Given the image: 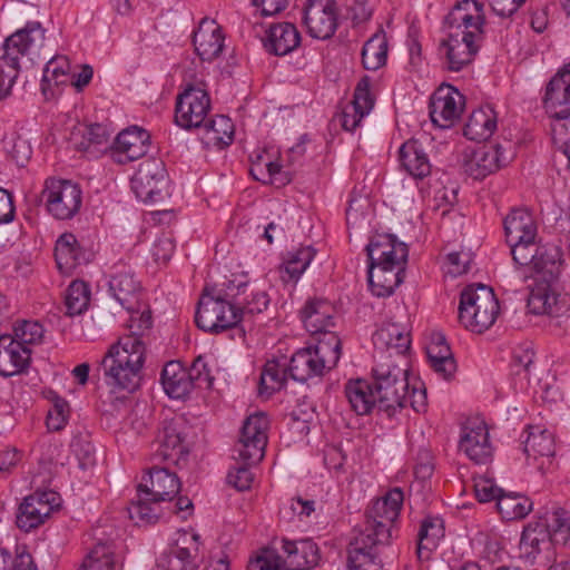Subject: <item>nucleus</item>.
Here are the masks:
<instances>
[{"label":"nucleus","instance_id":"nucleus-6","mask_svg":"<svg viewBox=\"0 0 570 570\" xmlns=\"http://www.w3.org/2000/svg\"><path fill=\"white\" fill-rule=\"evenodd\" d=\"M342 343L337 334H326L314 347L295 352L288 364L289 376L297 382H306L314 376H322L337 365Z\"/></svg>","mask_w":570,"mask_h":570},{"label":"nucleus","instance_id":"nucleus-28","mask_svg":"<svg viewBox=\"0 0 570 570\" xmlns=\"http://www.w3.org/2000/svg\"><path fill=\"white\" fill-rule=\"evenodd\" d=\"M155 463L142 478L138 489L154 497V502L170 501L180 490V481L176 473L169 471V465L158 466Z\"/></svg>","mask_w":570,"mask_h":570},{"label":"nucleus","instance_id":"nucleus-46","mask_svg":"<svg viewBox=\"0 0 570 570\" xmlns=\"http://www.w3.org/2000/svg\"><path fill=\"white\" fill-rule=\"evenodd\" d=\"M82 249L71 233H63L56 242L55 257L61 272H70L80 265Z\"/></svg>","mask_w":570,"mask_h":570},{"label":"nucleus","instance_id":"nucleus-24","mask_svg":"<svg viewBox=\"0 0 570 570\" xmlns=\"http://www.w3.org/2000/svg\"><path fill=\"white\" fill-rule=\"evenodd\" d=\"M542 102L547 114L553 120L570 117V62L547 83Z\"/></svg>","mask_w":570,"mask_h":570},{"label":"nucleus","instance_id":"nucleus-60","mask_svg":"<svg viewBox=\"0 0 570 570\" xmlns=\"http://www.w3.org/2000/svg\"><path fill=\"white\" fill-rule=\"evenodd\" d=\"M553 142L563 150L570 160V120L568 118L554 119L551 125Z\"/></svg>","mask_w":570,"mask_h":570},{"label":"nucleus","instance_id":"nucleus-3","mask_svg":"<svg viewBox=\"0 0 570 570\" xmlns=\"http://www.w3.org/2000/svg\"><path fill=\"white\" fill-rule=\"evenodd\" d=\"M146 355L138 338L119 337L100 363L106 384L114 392H135L140 385Z\"/></svg>","mask_w":570,"mask_h":570},{"label":"nucleus","instance_id":"nucleus-27","mask_svg":"<svg viewBox=\"0 0 570 570\" xmlns=\"http://www.w3.org/2000/svg\"><path fill=\"white\" fill-rule=\"evenodd\" d=\"M370 264H394L405 266L409 257L407 245L391 234L374 236L366 246Z\"/></svg>","mask_w":570,"mask_h":570},{"label":"nucleus","instance_id":"nucleus-29","mask_svg":"<svg viewBox=\"0 0 570 570\" xmlns=\"http://www.w3.org/2000/svg\"><path fill=\"white\" fill-rule=\"evenodd\" d=\"M149 134L137 126L120 131L112 144V155L117 163L125 164L144 157L149 148Z\"/></svg>","mask_w":570,"mask_h":570},{"label":"nucleus","instance_id":"nucleus-64","mask_svg":"<svg viewBox=\"0 0 570 570\" xmlns=\"http://www.w3.org/2000/svg\"><path fill=\"white\" fill-rule=\"evenodd\" d=\"M470 256L466 253L453 252L448 254V273L452 276H459L468 272Z\"/></svg>","mask_w":570,"mask_h":570},{"label":"nucleus","instance_id":"nucleus-50","mask_svg":"<svg viewBox=\"0 0 570 570\" xmlns=\"http://www.w3.org/2000/svg\"><path fill=\"white\" fill-rule=\"evenodd\" d=\"M524 453L528 458H547L548 460L554 455V439L548 430L540 428H531L525 441Z\"/></svg>","mask_w":570,"mask_h":570},{"label":"nucleus","instance_id":"nucleus-48","mask_svg":"<svg viewBox=\"0 0 570 570\" xmlns=\"http://www.w3.org/2000/svg\"><path fill=\"white\" fill-rule=\"evenodd\" d=\"M288 365L285 360L267 361L261 374L259 394L269 396L281 391L287 380Z\"/></svg>","mask_w":570,"mask_h":570},{"label":"nucleus","instance_id":"nucleus-13","mask_svg":"<svg viewBox=\"0 0 570 570\" xmlns=\"http://www.w3.org/2000/svg\"><path fill=\"white\" fill-rule=\"evenodd\" d=\"M42 199L55 218L71 219L81 208L82 190L71 180L51 177L45 181Z\"/></svg>","mask_w":570,"mask_h":570},{"label":"nucleus","instance_id":"nucleus-49","mask_svg":"<svg viewBox=\"0 0 570 570\" xmlns=\"http://www.w3.org/2000/svg\"><path fill=\"white\" fill-rule=\"evenodd\" d=\"M532 501L518 493H503L498 498L497 509L502 519L513 521L525 518L532 511Z\"/></svg>","mask_w":570,"mask_h":570},{"label":"nucleus","instance_id":"nucleus-41","mask_svg":"<svg viewBox=\"0 0 570 570\" xmlns=\"http://www.w3.org/2000/svg\"><path fill=\"white\" fill-rule=\"evenodd\" d=\"M372 381L366 380H351L345 384V396L352 410L358 415L368 414L373 409L379 411L376 395L372 387Z\"/></svg>","mask_w":570,"mask_h":570},{"label":"nucleus","instance_id":"nucleus-51","mask_svg":"<svg viewBox=\"0 0 570 570\" xmlns=\"http://www.w3.org/2000/svg\"><path fill=\"white\" fill-rule=\"evenodd\" d=\"M556 544L570 551V510L558 508L550 512L543 521Z\"/></svg>","mask_w":570,"mask_h":570},{"label":"nucleus","instance_id":"nucleus-19","mask_svg":"<svg viewBox=\"0 0 570 570\" xmlns=\"http://www.w3.org/2000/svg\"><path fill=\"white\" fill-rule=\"evenodd\" d=\"M530 286L528 309L534 315L561 318L570 316V299L553 288V283L538 282Z\"/></svg>","mask_w":570,"mask_h":570},{"label":"nucleus","instance_id":"nucleus-30","mask_svg":"<svg viewBox=\"0 0 570 570\" xmlns=\"http://www.w3.org/2000/svg\"><path fill=\"white\" fill-rule=\"evenodd\" d=\"M335 313V307L330 301L313 297L307 299L301 309V320L308 333L323 334V338H326V334H335L330 331L334 327Z\"/></svg>","mask_w":570,"mask_h":570},{"label":"nucleus","instance_id":"nucleus-42","mask_svg":"<svg viewBox=\"0 0 570 570\" xmlns=\"http://www.w3.org/2000/svg\"><path fill=\"white\" fill-rule=\"evenodd\" d=\"M444 537V522L439 517H426L422 520L419 533L416 553L420 560H428L440 540Z\"/></svg>","mask_w":570,"mask_h":570},{"label":"nucleus","instance_id":"nucleus-18","mask_svg":"<svg viewBox=\"0 0 570 570\" xmlns=\"http://www.w3.org/2000/svg\"><path fill=\"white\" fill-rule=\"evenodd\" d=\"M167 185L165 164L157 158H148L139 164L131 178V189L140 200L157 202Z\"/></svg>","mask_w":570,"mask_h":570},{"label":"nucleus","instance_id":"nucleus-31","mask_svg":"<svg viewBox=\"0 0 570 570\" xmlns=\"http://www.w3.org/2000/svg\"><path fill=\"white\" fill-rule=\"evenodd\" d=\"M225 37L220 26L209 18H204L194 32L193 43L203 61L217 59L224 50Z\"/></svg>","mask_w":570,"mask_h":570},{"label":"nucleus","instance_id":"nucleus-2","mask_svg":"<svg viewBox=\"0 0 570 570\" xmlns=\"http://www.w3.org/2000/svg\"><path fill=\"white\" fill-rule=\"evenodd\" d=\"M448 36L440 43V52L449 71L458 72L469 66L484 37V6L476 0L458 2L445 17Z\"/></svg>","mask_w":570,"mask_h":570},{"label":"nucleus","instance_id":"nucleus-44","mask_svg":"<svg viewBox=\"0 0 570 570\" xmlns=\"http://www.w3.org/2000/svg\"><path fill=\"white\" fill-rule=\"evenodd\" d=\"M497 129V116L493 109L474 110L463 128L464 136L470 140L482 141L489 139Z\"/></svg>","mask_w":570,"mask_h":570},{"label":"nucleus","instance_id":"nucleus-4","mask_svg":"<svg viewBox=\"0 0 570 570\" xmlns=\"http://www.w3.org/2000/svg\"><path fill=\"white\" fill-rule=\"evenodd\" d=\"M382 353L375 360L371 376L379 413L392 419L407 406L409 370L406 363Z\"/></svg>","mask_w":570,"mask_h":570},{"label":"nucleus","instance_id":"nucleus-37","mask_svg":"<svg viewBox=\"0 0 570 570\" xmlns=\"http://www.w3.org/2000/svg\"><path fill=\"white\" fill-rule=\"evenodd\" d=\"M109 289L128 312H134L137 307H140L141 286L131 272L124 271L115 274L109 281Z\"/></svg>","mask_w":570,"mask_h":570},{"label":"nucleus","instance_id":"nucleus-38","mask_svg":"<svg viewBox=\"0 0 570 570\" xmlns=\"http://www.w3.org/2000/svg\"><path fill=\"white\" fill-rule=\"evenodd\" d=\"M426 354L431 367L442 377L448 380L454 374L456 363L442 333L435 332L431 334L426 345Z\"/></svg>","mask_w":570,"mask_h":570},{"label":"nucleus","instance_id":"nucleus-15","mask_svg":"<svg viewBox=\"0 0 570 570\" xmlns=\"http://www.w3.org/2000/svg\"><path fill=\"white\" fill-rule=\"evenodd\" d=\"M268 419L259 412L249 415L242 428L240 436L235 445L234 458L247 465L261 462L267 444Z\"/></svg>","mask_w":570,"mask_h":570},{"label":"nucleus","instance_id":"nucleus-34","mask_svg":"<svg viewBox=\"0 0 570 570\" xmlns=\"http://www.w3.org/2000/svg\"><path fill=\"white\" fill-rule=\"evenodd\" d=\"M31 348L22 347L11 334L0 335V374L12 376L23 372L30 362Z\"/></svg>","mask_w":570,"mask_h":570},{"label":"nucleus","instance_id":"nucleus-14","mask_svg":"<svg viewBox=\"0 0 570 570\" xmlns=\"http://www.w3.org/2000/svg\"><path fill=\"white\" fill-rule=\"evenodd\" d=\"M507 243L514 261L529 257L530 245L537 242L538 228L533 216L522 208L512 209L503 220Z\"/></svg>","mask_w":570,"mask_h":570},{"label":"nucleus","instance_id":"nucleus-5","mask_svg":"<svg viewBox=\"0 0 570 570\" xmlns=\"http://www.w3.org/2000/svg\"><path fill=\"white\" fill-rule=\"evenodd\" d=\"M232 286L234 281L223 283L222 288L205 287L195 314V323L200 330L218 334L238 327L242 316L234 304L236 295Z\"/></svg>","mask_w":570,"mask_h":570},{"label":"nucleus","instance_id":"nucleus-54","mask_svg":"<svg viewBox=\"0 0 570 570\" xmlns=\"http://www.w3.org/2000/svg\"><path fill=\"white\" fill-rule=\"evenodd\" d=\"M158 502H154V497L146 491L138 489L137 500L128 507L129 518L136 523H153L158 519Z\"/></svg>","mask_w":570,"mask_h":570},{"label":"nucleus","instance_id":"nucleus-45","mask_svg":"<svg viewBox=\"0 0 570 570\" xmlns=\"http://www.w3.org/2000/svg\"><path fill=\"white\" fill-rule=\"evenodd\" d=\"M79 570H122V559L110 543H97Z\"/></svg>","mask_w":570,"mask_h":570},{"label":"nucleus","instance_id":"nucleus-35","mask_svg":"<svg viewBox=\"0 0 570 570\" xmlns=\"http://www.w3.org/2000/svg\"><path fill=\"white\" fill-rule=\"evenodd\" d=\"M284 562L289 570H308L320 561V550L312 540L289 541L282 539Z\"/></svg>","mask_w":570,"mask_h":570},{"label":"nucleus","instance_id":"nucleus-62","mask_svg":"<svg viewBox=\"0 0 570 570\" xmlns=\"http://www.w3.org/2000/svg\"><path fill=\"white\" fill-rule=\"evenodd\" d=\"M474 491L480 502H489L494 499L498 501V498L502 494V490L485 476L475 479Z\"/></svg>","mask_w":570,"mask_h":570},{"label":"nucleus","instance_id":"nucleus-22","mask_svg":"<svg viewBox=\"0 0 570 570\" xmlns=\"http://www.w3.org/2000/svg\"><path fill=\"white\" fill-rule=\"evenodd\" d=\"M459 449L476 464L491 462L494 448L490 441L485 422L480 420L468 421L462 428Z\"/></svg>","mask_w":570,"mask_h":570},{"label":"nucleus","instance_id":"nucleus-7","mask_svg":"<svg viewBox=\"0 0 570 570\" xmlns=\"http://www.w3.org/2000/svg\"><path fill=\"white\" fill-rule=\"evenodd\" d=\"M499 309L498 298L493 289L487 285H470L461 292L459 321L471 332L483 333L491 327Z\"/></svg>","mask_w":570,"mask_h":570},{"label":"nucleus","instance_id":"nucleus-39","mask_svg":"<svg viewBox=\"0 0 570 570\" xmlns=\"http://www.w3.org/2000/svg\"><path fill=\"white\" fill-rule=\"evenodd\" d=\"M200 129L204 131L202 140L207 147L224 149L233 142L235 128L227 116L216 115L206 118Z\"/></svg>","mask_w":570,"mask_h":570},{"label":"nucleus","instance_id":"nucleus-52","mask_svg":"<svg viewBox=\"0 0 570 570\" xmlns=\"http://www.w3.org/2000/svg\"><path fill=\"white\" fill-rule=\"evenodd\" d=\"M387 41L383 32L372 36L363 46L362 63L367 70H377L385 65Z\"/></svg>","mask_w":570,"mask_h":570},{"label":"nucleus","instance_id":"nucleus-8","mask_svg":"<svg viewBox=\"0 0 570 570\" xmlns=\"http://www.w3.org/2000/svg\"><path fill=\"white\" fill-rule=\"evenodd\" d=\"M214 377L202 356H198L187 370L180 362H168L161 372V384L171 399H183L194 389H210Z\"/></svg>","mask_w":570,"mask_h":570},{"label":"nucleus","instance_id":"nucleus-43","mask_svg":"<svg viewBox=\"0 0 570 570\" xmlns=\"http://www.w3.org/2000/svg\"><path fill=\"white\" fill-rule=\"evenodd\" d=\"M400 160L402 167L414 178L422 179L431 173L428 155L416 140H409L401 146Z\"/></svg>","mask_w":570,"mask_h":570},{"label":"nucleus","instance_id":"nucleus-12","mask_svg":"<svg viewBox=\"0 0 570 570\" xmlns=\"http://www.w3.org/2000/svg\"><path fill=\"white\" fill-rule=\"evenodd\" d=\"M554 541L543 521L528 523L521 534L519 551L524 562L537 566L535 570H549L554 560Z\"/></svg>","mask_w":570,"mask_h":570},{"label":"nucleus","instance_id":"nucleus-47","mask_svg":"<svg viewBox=\"0 0 570 570\" xmlns=\"http://www.w3.org/2000/svg\"><path fill=\"white\" fill-rule=\"evenodd\" d=\"M69 70L70 62L66 56L57 55L47 62L41 80V91L46 99L53 97L55 87L67 81Z\"/></svg>","mask_w":570,"mask_h":570},{"label":"nucleus","instance_id":"nucleus-57","mask_svg":"<svg viewBox=\"0 0 570 570\" xmlns=\"http://www.w3.org/2000/svg\"><path fill=\"white\" fill-rule=\"evenodd\" d=\"M89 296L85 283L73 281L66 295L67 314L70 316L81 314L87 308Z\"/></svg>","mask_w":570,"mask_h":570},{"label":"nucleus","instance_id":"nucleus-26","mask_svg":"<svg viewBox=\"0 0 570 570\" xmlns=\"http://www.w3.org/2000/svg\"><path fill=\"white\" fill-rule=\"evenodd\" d=\"M510 161L501 145H484L464 160V171L474 179H483Z\"/></svg>","mask_w":570,"mask_h":570},{"label":"nucleus","instance_id":"nucleus-11","mask_svg":"<svg viewBox=\"0 0 570 570\" xmlns=\"http://www.w3.org/2000/svg\"><path fill=\"white\" fill-rule=\"evenodd\" d=\"M530 248L527 259L514 261L521 273L520 277L523 281L532 278L533 283L557 281L563 264L561 248L556 245H541L538 242L530 245Z\"/></svg>","mask_w":570,"mask_h":570},{"label":"nucleus","instance_id":"nucleus-25","mask_svg":"<svg viewBox=\"0 0 570 570\" xmlns=\"http://www.w3.org/2000/svg\"><path fill=\"white\" fill-rule=\"evenodd\" d=\"M373 344L375 347V360L382 353L385 355L391 353L392 358L405 363L404 355L411 346L410 332L403 324L386 322L374 333Z\"/></svg>","mask_w":570,"mask_h":570},{"label":"nucleus","instance_id":"nucleus-40","mask_svg":"<svg viewBox=\"0 0 570 570\" xmlns=\"http://www.w3.org/2000/svg\"><path fill=\"white\" fill-rule=\"evenodd\" d=\"M301 43V35L291 22H279L271 26L265 43L269 52L285 56L296 49Z\"/></svg>","mask_w":570,"mask_h":570},{"label":"nucleus","instance_id":"nucleus-1","mask_svg":"<svg viewBox=\"0 0 570 570\" xmlns=\"http://www.w3.org/2000/svg\"><path fill=\"white\" fill-rule=\"evenodd\" d=\"M404 501L400 488L390 490L384 497L373 501L366 512L364 528L358 530L347 549L350 570H382V549L393 538L394 524L399 519Z\"/></svg>","mask_w":570,"mask_h":570},{"label":"nucleus","instance_id":"nucleus-17","mask_svg":"<svg viewBox=\"0 0 570 570\" xmlns=\"http://www.w3.org/2000/svg\"><path fill=\"white\" fill-rule=\"evenodd\" d=\"M60 495L52 490L36 491L21 501L16 514L17 527L29 532L46 522L55 509L60 507Z\"/></svg>","mask_w":570,"mask_h":570},{"label":"nucleus","instance_id":"nucleus-33","mask_svg":"<svg viewBox=\"0 0 570 570\" xmlns=\"http://www.w3.org/2000/svg\"><path fill=\"white\" fill-rule=\"evenodd\" d=\"M405 275V266L394 264H368V285L377 297H387L399 287Z\"/></svg>","mask_w":570,"mask_h":570},{"label":"nucleus","instance_id":"nucleus-23","mask_svg":"<svg viewBox=\"0 0 570 570\" xmlns=\"http://www.w3.org/2000/svg\"><path fill=\"white\" fill-rule=\"evenodd\" d=\"M464 97L452 86L440 87L430 99V117L440 128H450L460 118Z\"/></svg>","mask_w":570,"mask_h":570},{"label":"nucleus","instance_id":"nucleus-10","mask_svg":"<svg viewBox=\"0 0 570 570\" xmlns=\"http://www.w3.org/2000/svg\"><path fill=\"white\" fill-rule=\"evenodd\" d=\"M45 46V29L38 21L9 36L0 47V61L20 71V60L27 57L31 63L39 59Z\"/></svg>","mask_w":570,"mask_h":570},{"label":"nucleus","instance_id":"nucleus-16","mask_svg":"<svg viewBox=\"0 0 570 570\" xmlns=\"http://www.w3.org/2000/svg\"><path fill=\"white\" fill-rule=\"evenodd\" d=\"M209 110L207 91L199 86L188 85L176 98L175 121L187 130L200 129Z\"/></svg>","mask_w":570,"mask_h":570},{"label":"nucleus","instance_id":"nucleus-36","mask_svg":"<svg viewBox=\"0 0 570 570\" xmlns=\"http://www.w3.org/2000/svg\"><path fill=\"white\" fill-rule=\"evenodd\" d=\"M233 281V293L236 295L233 301L239 311L242 322L255 314H261L268 307L269 296L265 291L250 287L247 282L236 283V279Z\"/></svg>","mask_w":570,"mask_h":570},{"label":"nucleus","instance_id":"nucleus-20","mask_svg":"<svg viewBox=\"0 0 570 570\" xmlns=\"http://www.w3.org/2000/svg\"><path fill=\"white\" fill-rule=\"evenodd\" d=\"M303 21L312 38L327 40L337 28V6L334 0H307Z\"/></svg>","mask_w":570,"mask_h":570},{"label":"nucleus","instance_id":"nucleus-56","mask_svg":"<svg viewBox=\"0 0 570 570\" xmlns=\"http://www.w3.org/2000/svg\"><path fill=\"white\" fill-rule=\"evenodd\" d=\"M43 333V326L39 322L22 320L14 324L11 335L22 347H30L42 342Z\"/></svg>","mask_w":570,"mask_h":570},{"label":"nucleus","instance_id":"nucleus-58","mask_svg":"<svg viewBox=\"0 0 570 570\" xmlns=\"http://www.w3.org/2000/svg\"><path fill=\"white\" fill-rule=\"evenodd\" d=\"M111 131L102 124H91L83 129V140L79 142V149L88 150L91 146L108 145Z\"/></svg>","mask_w":570,"mask_h":570},{"label":"nucleus","instance_id":"nucleus-59","mask_svg":"<svg viewBox=\"0 0 570 570\" xmlns=\"http://www.w3.org/2000/svg\"><path fill=\"white\" fill-rule=\"evenodd\" d=\"M252 465H247L237 461V465L230 469L227 474L228 484L233 485L238 491L248 490L254 481V474L250 471Z\"/></svg>","mask_w":570,"mask_h":570},{"label":"nucleus","instance_id":"nucleus-63","mask_svg":"<svg viewBox=\"0 0 570 570\" xmlns=\"http://www.w3.org/2000/svg\"><path fill=\"white\" fill-rule=\"evenodd\" d=\"M175 244L169 237L158 238L151 249L154 261L158 264H166L173 256Z\"/></svg>","mask_w":570,"mask_h":570},{"label":"nucleus","instance_id":"nucleus-32","mask_svg":"<svg viewBox=\"0 0 570 570\" xmlns=\"http://www.w3.org/2000/svg\"><path fill=\"white\" fill-rule=\"evenodd\" d=\"M371 78L364 76L357 82L353 101L350 107L345 108L342 115V126L347 131H354L361 124L362 119L367 116L374 107V97L370 91Z\"/></svg>","mask_w":570,"mask_h":570},{"label":"nucleus","instance_id":"nucleus-55","mask_svg":"<svg viewBox=\"0 0 570 570\" xmlns=\"http://www.w3.org/2000/svg\"><path fill=\"white\" fill-rule=\"evenodd\" d=\"M140 307H137L134 312L130 313V318L128 322L129 333L122 335L121 337H134L138 338L141 342L144 348V355H146V346L147 338L149 336V332L151 330L153 320L150 311H139Z\"/></svg>","mask_w":570,"mask_h":570},{"label":"nucleus","instance_id":"nucleus-9","mask_svg":"<svg viewBox=\"0 0 570 570\" xmlns=\"http://www.w3.org/2000/svg\"><path fill=\"white\" fill-rule=\"evenodd\" d=\"M186 425L180 419H165L160 422L153 443L151 460L155 463L184 468L187 464L189 448L186 443Z\"/></svg>","mask_w":570,"mask_h":570},{"label":"nucleus","instance_id":"nucleus-53","mask_svg":"<svg viewBox=\"0 0 570 570\" xmlns=\"http://www.w3.org/2000/svg\"><path fill=\"white\" fill-rule=\"evenodd\" d=\"M315 256V250L311 246L301 247L291 254V257L281 267V278L283 282H297Z\"/></svg>","mask_w":570,"mask_h":570},{"label":"nucleus","instance_id":"nucleus-21","mask_svg":"<svg viewBox=\"0 0 570 570\" xmlns=\"http://www.w3.org/2000/svg\"><path fill=\"white\" fill-rule=\"evenodd\" d=\"M199 540L198 533L180 532L175 547L160 556L158 570H198Z\"/></svg>","mask_w":570,"mask_h":570},{"label":"nucleus","instance_id":"nucleus-61","mask_svg":"<svg viewBox=\"0 0 570 570\" xmlns=\"http://www.w3.org/2000/svg\"><path fill=\"white\" fill-rule=\"evenodd\" d=\"M69 405L63 399H56L47 415V426L51 431H60L67 423Z\"/></svg>","mask_w":570,"mask_h":570}]
</instances>
